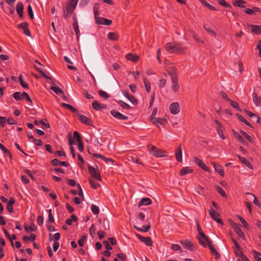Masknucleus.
I'll return each mask as SVG.
<instances>
[{
    "instance_id": "aec40b11",
    "label": "nucleus",
    "mask_w": 261,
    "mask_h": 261,
    "mask_svg": "<svg viewBox=\"0 0 261 261\" xmlns=\"http://www.w3.org/2000/svg\"><path fill=\"white\" fill-rule=\"evenodd\" d=\"M152 122L159 127V125H164L166 123V120L164 118H155L151 120Z\"/></svg>"
},
{
    "instance_id": "ddd939ff",
    "label": "nucleus",
    "mask_w": 261,
    "mask_h": 261,
    "mask_svg": "<svg viewBox=\"0 0 261 261\" xmlns=\"http://www.w3.org/2000/svg\"><path fill=\"white\" fill-rule=\"evenodd\" d=\"M171 113L175 115L178 114L180 111V107L178 102H173L169 107Z\"/></svg>"
},
{
    "instance_id": "393cba45",
    "label": "nucleus",
    "mask_w": 261,
    "mask_h": 261,
    "mask_svg": "<svg viewBox=\"0 0 261 261\" xmlns=\"http://www.w3.org/2000/svg\"><path fill=\"white\" fill-rule=\"evenodd\" d=\"M237 156L238 157L240 161L241 162V163L242 164H243L244 165H245L246 166H247L248 168H249L250 169L252 168V166L251 165L250 163L247 160H246L245 158L242 157L240 155H237Z\"/></svg>"
},
{
    "instance_id": "0eeeda50",
    "label": "nucleus",
    "mask_w": 261,
    "mask_h": 261,
    "mask_svg": "<svg viewBox=\"0 0 261 261\" xmlns=\"http://www.w3.org/2000/svg\"><path fill=\"white\" fill-rule=\"evenodd\" d=\"M208 213L211 217V218L215 221H216L217 222L221 224H223V222L222 220H221L219 218L220 215L219 214L216 212L213 208H211L209 211Z\"/></svg>"
},
{
    "instance_id": "0e129e2a",
    "label": "nucleus",
    "mask_w": 261,
    "mask_h": 261,
    "mask_svg": "<svg viewBox=\"0 0 261 261\" xmlns=\"http://www.w3.org/2000/svg\"><path fill=\"white\" fill-rule=\"evenodd\" d=\"M192 36L194 38L195 40L197 42H201L202 43H203V41L200 40L197 36V35L194 32H192L191 33Z\"/></svg>"
},
{
    "instance_id": "3c124183",
    "label": "nucleus",
    "mask_w": 261,
    "mask_h": 261,
    "mask_svg": "<svg viewBox=\"0 0 261 261\" xmlns=\"http://www.w3.org/2000/svg\"><path fill=\"white\" fill-rule=\"evenodd\" d=\"M217 192L223 197H226V194L223 189L220 187V186H216Z\"/></svg>"
},
{
    "instance_id": "5701e85b",
    "label": "nucleus",
    "mask_w": 261,
    "mask_h": 261,
    "mask_svg": "<svg viewBox=\"0 0 261 261\" xmlns=\"http://www.w3.org/2000/svg\"><path fill=\"white\" fill-rule=\"evenodd\" d=\"M126 58L129 60V61H131L133 62H137L138 59H139V57L138 56L136 55V54H132V53H129V54H127L126 55Z\"/></svg>"
},
{
    "instance_id": "bf43d9fd",
    "label": "nucleus",
    "mask_w": 261,
    "mask_h": 261,
    "mask_svg": "<svg viewBox=\"0 0 261 261\" xmlns=\"http://www.w3.org/2000/svg\"><path fill=\"white\" fill-rule=\"evenodd\" d=\"M217 133H218L219 137L221 139H222L223 140H224L225 139V137L223 133V130L222 129V127L217 128Z\"/></svg>"
},
{
    "instance_id": "2f4dec72",
    "label": "nucleus",
    "mask_w": 261,
    "mask_h": 261,
    "mask_svg": "<svg viewBox=\"0 0 261 261\" xmlns=\"http://www.w3.org/2000/svg\"><path fill=\"white\" fill-rule=\"evenodd\" d=\"M246 3V2L243 0H237L235 2L233 3L232 5L234 6L239 7L243 8L245 7V6L243 4H244Z\"/></svg>"
},
{
    "instance_id": "9b49d317",
    "label": "nucleus",
    "mask_w": 261,
    "mask_h": 261,
    "mask_svg": "<svg viewBox=\"0 0 261 261\" xmlns=\"http://www.w3.org/2000/svg\"><path fill=\"white\" fill-rule=\"evenodd\" d=\"M136 236L141 242L144 243L147 246H151L152 245V241L150 237H144L138 234H137Z\"/></svg>"
},
{
    "instance_id": "79ce46f5",
    "label": "nucleus",
    "mask_w": 261,
    "mask_h": 261,
    "mask_svg": "<svg viewBox=\"0 0 261 261\" xmlns=\"http://www.w3.org/2000/svg\"><path fill=\"white\" fill-rule=\"evenodd\" d=\"M50 89L56 94H63V91L59 87L51 86Z\"/></svg>"
},
{
    "instance_id": "4468645a",
    "label": "nucleus",
    "mask_w": 261,
    "mask_h": 261,
    "mask_svg": "<svg viewBox=\"0 0 261 261\" xmlns=\"http://www.w3.org/2000/svg\"><path fill=\"white\" fill-rule=\"evenodd\" d=\"M78 117L79 120L84 124H86L87 125L91 126L93 125L92 121L89 118L86 117V116L82 114H79L78 115Z\"/></svg>"
},
{
    "instance_id": "7c9ffc66",
    "label": "nucleus",
    "mask_w": 261,
    "mask_h": 261,
    "mask_svg": "<svg viewBox=\"0 0 261 261\" xmlns=\"http://www.w3.org/2000/svg\"><path fill=\"white\" fill-rule=\"evenodd\" d=\"M143 82L146 92L149 93L150 92L151 84L146 78H144Z\"/></svg>"
},
{
    "instance_id": "6e6552de",
    "label": "nucleus",
    "mask_w": 261,
    "mask_h": 261,
    "mask_svg": "<svg viewBox=\"0 0 261 261\" xmlns=\"http://www.w3.org/2000/svg\"><path fill=\"white\" fill-rule=\"evenodd\" d=\"M180 243L184 248L189 250L194 251L195 249L194 244L189 240H181L180 241Z\"/></svg>"
},
{
    "instance_id": "4d7b16f0",
    "label": "nucleus",
    "mask_w": 261,
    "mask_h": 261,
    "mask_svg": "<svg viewBox=\"0 0 261 261\" xmlns=\"http://www.w3.org/2000/svg\"><path fill=\"white\" fill-rule=\"evenodd\" d=\"M87 237L85 236H83L78 241V244L80 246L83 247L84 245V243L86 240Z\"/></svg>"
},
{
    "instance_id": "a19ab883",
    "label": "nucleus",
    "mask_w": 261,
    "mask_h": 261,
    "mask_svg": "<svg viewBox=\"0 0 261 261\" xmlns=\"http://www.w3.org/2000/svg\"><path fill=\"white\" fill-rule=\"evenodd\" d=\"M171 249L174 251H179L180 253L182 252L180 246L177 244H173L171 245Z\"/></svg>"
},
{
    "instance_id": "f704fd0d",
    "label": "nucleus",
    "mask_w": 261,
    "mask_h": 261,
    "mask_svg": "<svg viewBox=\"0 0 261 261\" xmlns=\"http://www.w3.org/2000/svg\"><path fill=\"white\" fill-rule=\"evenodd\" d=\"M108 38L110 40L116 41L118 38V35L116 33H109L108 35Z\"/></svg>"
},
{
    "instance_id": "2eb2a0df",
    "label": "nucleus",
    "mask_w": 261,
    "mask_h": 261,
    "mask_svg": "<svg viewBox=\"0 0 261 261\" xmlns=\"http://www.w3.org/2000/svg\"><path fill=\"white\" fill-rule=\"evenodd\" d=\"M111 114L112 115L116 118V119H118L119 120H127L128 117L126 116L120 112L116 111V110H112L111 111Z\"/></svg>"
},
{
    "instance_id": "9d476101",
    "label": "nucleus",
    "mask_w": 261,
    "mask_h": 261,
    "mask_svg": "<svg viewBox=\"0 0 261 261\" xmlns=\"http://www.w3.org/2000/svg\"><path fill=\"white\" fill-rule=\"evenodd\" d=\"M194 162L198 165L202 170L206 172H210V168L208 167L204 162L197 157L193 158Z\"/></svg>"
},
{
    "instance_id": "603ef678",
    "label": "nucleus",
    "mask_w": 261,
    "mask_h": 261,
    "mask_svg": "<svg viewBox=\"0 0 261 261\" xmlns=\"http://www.w3.org/2000/svg\"><path fill=\"white\" fill-rule=\"evenodd\" d=\"M247 194L249 195V196H250L251 197H253L254 198L253 203L255 205H257L259 207H261V204H260L259 200H258L257 198L254 195L250 194V193H248Z\"/></svg>"
},
{
    "instance_id": "a878e982",
    "label": "nucleus",
    "mask_w": 261,
    "mask_h": 261,
    "mask_svg": "<svg viewBox=\"0 0 261 261\" xmlns=\"http://www.w3.org/2000/svg\"><path fill=\"white\" fill-rule=\"evenodd\" d=\"M16 11L18 15L22 17L23 12V6L22 3H18L16 5Z\"/></svg>"
},
{
    "instance_id": "f257e3e1",
    "label": "nucleus",
    "mask_w": 261,
    "mask_h": 261,
    "mask_svg": "<svg viewBox=\"0 0 261 261\" xmlns=\"http://www.w3.org/2000/svg\"><path fill=\"white\" fill-rule=\"evenodd\" d=\"M165 49L171 54H184L186 47H183L181 43L168 42L165 45Z\"/></svg>"
},
{
    "instance_id": "49530a36",
    "label": "nucleus",
    "mask_w": 261,
    "mask_h": 261,
    "mask_svg": "<svg viewBox=\"0 0 261 261\" xmlns=\"http://www.w3.org/2000/svg\"><path fill=\"white\" fill-rule=\"evenodd\" d=\"M237 261H250L249 259L243 253L242 251H240L239 258Z\"/></svg>"
},
{
    "instance_id": "c85d7f7f",
    "label": "nucleus",
    "mask_w": 261,
    "mask_h": 261,
    "mask_svg": "<svg viewBox=\"0 0 261 261\" xmlns=\"http://www.w3.org/2000/svg\"><path fill=\"white\" fill-rule=\"evenodd\" d=\"M0 149L10 159H12L13 156L10 151L0 143Z\"/></svg>"
},
{
    "instance_id": "a211bd4d",
    "label": "nucleus",
    "mask_w": 261,
    "mask_h": 261,
    "mask_svg": "<svg viewBox=\"0 0 261 261\" xmlns=\"http://www.w3.org/2000/svg\"><path fill=\"white\" fill-rule=\"evenodd\" d=\"M123 94L126 97L133 105H136L138 103L137 99L132 95H130L126 91H123Z\"/></svg>"
},
{
    "instance_id": "c03bdc74",
    "label": "nucleus",
    "mask_w": 261,
    "mask_h": 261,
    "mask_svg": "<svg viewBox=\"0 0 261 261\" xmlns=\"http://www.w3.org/2000/svg\"><path fill=\"white\" fill-rule=\"evenodd\" d=\"M3 231L5 233L6 237H7V238L8 239H9L10 240L11 245L13 247H14V243H13V241H12V239L11 238L10 234H9V233L8 232L7 230L5 228H3Z\"/></svg>"
},
{
    "instance_id": "412c9836",
    "label": "nucleus",
    "mask_w": 261,
    "mask_h": 261,
    "mask_svg": "<svg viewBox=\"0 0 261 261\" xmlns=\"http://www.w3.org/2000/svg\"><path fill=\"white\" fill-rule=\"evenodd\" d=\"M92 107L95 110L99 111L100 109H106L107 106L106 105H101L97 101H94L92 103Z\"/></svg>"
},
{
    "instance_id": "bb28decb",
    "label": "nucleus",
    "mask_w": 261,
    "mask_h": 261,
    "mask_svg": "<svg viewBox=\"0 0 261 261\" xmlns=\"http://www.w3.org/2000/svg\"><path fill=\"white\" fill-rule=\"evenodd\" d=\"M253 101L256 106H258L261 103V97H258L256 93L252 94Z\"/></svg>"
},
{
    "instance_id": "cd10ccee",
    "label": "nucleus",
    "mask_w": 261,
    "mask_h": 261,
    "mask_svg": "<svg viewBox=\"0 0 261 261\" xmlns=\"http://www.w3.org/2000/svg\"><path fill=\"white\" fill-rule=\"evenodd\" d=\"M212 164L214 166V167L215 168V171L219 173L221 176H224V172L223 170L221 168V167L220 165H217L215 163H212Z\"/></svg>"
},
{
    "instance_id": "c756f323",
    "label": "nucleus",
    "mask_w": 261,
    "mask_h": 261,
    "mask_svg": "<svg viewBox=\"0 0 261 261\" xmlns=\"http://www.w3.org/2000/svg\"><path fill=\"white\" fill-rule=\"evenodd\" d=\"M202 5L207 7L210 10L213 11H217V9L212 5L208 4L205 0H199Z\"/></svg>"
},
{
    "instance_id": "f8f14e48",
    "label": "nucleus",
    "mask_w": 261,
    "mask_h": 261,
    "mask_svg": "<svg viewBox=\"0 0 261 261\" xmlns=\"http://www.w3.org/2000/svg\"><path fill=\"white\" fill-rule=\"evenodd\" d=\"M247 27L254 34H261V25L247 24Z\"/></svg>"
},
{
    "instance_id": "58836bf2",
    "label": "nucleus",
    "mask_w": 261,
    "mask_h": 261,
    "mask_svg": "<svg viewBox=\"0 0 261 261\" xmlns=\"http://www.w3.org/2000/svg\"><path fill=\"white\" fill-rule=\"evenodd\" d=\"M236 233L241 238H244L245 234L243 231L241 230L240 227L239 226L238 227L235 228L234 229Z\"/></svg>"
},
{
    "instance_id": "e433bc0d",
    "label": "nucleus",
    "mask_w": 261,
    "mask_h": 261,
    "mask_svg": "<svg viewBox=\"0 0 261 261\" xmlns=\"http://www.w3.org/2000/svg\"><path fill=\"white\" fill-rule=\"evenodd\" d=\"M199 236H197V239L198 238L204 239L205 241L207 242V243H208L209 242L211 241L209 239L208 237L206 236V235L203 232V231H201L198 232Z\"/></svg>"
},
{
    "instance_id": "7ed1b4c3",
    "label": "nucleus",
    "mask_w": 261,
    "mask_h": 261,
    "mask_svg": "<svg viewBox=\"0 0 261 261\" xmlns=\"http://www.w3.org/2000/svg\"><path fill=\"white\" fill-rule=\"evenodd\" d=\"M147 149L151 154L156 158H162L167 156V152L166 151L161 149L158 148L151 144L148 145Z\"/></svg>"
},
{
    "instance_id": "c9c22d12",
    "label": "nucleus",
    "mask_w": 261,
    "mask_h": 261,
    "mask_svg": "<svg viewBox=\"0 0 261 261\" xmlns=\"http://www.w3.org/2000/svg\"><path fill=\"white\" fill-rule=\"evenodd\" d=\"M237 117H238V119L240 121L244 123L245 124H246L248 126L252 127L251 124L248 121H247L243 116H242L241 115H240V114H238Z\"/></svg>"
},
{
    "instance_id": "864d4df0",
    "label": "nucleus",
    "mask_w": 261,
    "mask_h": 261,
    "mask_svg": "<svg viewBox=\"0 0 261 261\" xmlns=\"http://www.w3.org/2000/svg\"><path fill=\"white\" fill-rule=\"evenodd\" d=\"M89 181L91 187L93 189H96L100 186V185L98 183H96L91 179H90Z\"/></svg>"
},
{
    "instance_id": "72a5a7b5",
    "label": "nucleus",
    "mask_w": 261,
    "mask_h": 261,
    "mask_svg": "<svg viewBox=\"0 0 261 261\" xmlns=\"http://www.w3.org/2000/svg\"><path fill=\"white\" fill-rule=\"evenodd\" d=\"M18 80H19V81L20 82V84L21 86L23 88H27V89L29 88L28 84L27 83L25 82L23 80V79H22V75L21 74H19V77H18Z\"/></svg>"
},
{
    "instance_id": "6e6d98bb",
    "label": "nucleus",
    "mask_w": 261,
    "mask_h": 261,
    "mask_svg": "<svg viewBox=\"0 0 261 261\" xmlns=\"http://www.w3.org/2000/svg\"><path fill=\"white\" fill-rule=\"evenodd\" d=\"M118 102L119 104V105L124 109L128 110L130 108L129 106L127 103L123 102L122 100H119Z\"/></svg>"
},
{
    "instance_id": "774afa93",
    "label": "nucleus",
    "mask_w": 261,
    "mask_h": 261,
    "mask_svg": "<svg viewBox=\"0 0 261 261\" xmlns=\"http://www.w3.org/2000/svg\"><path fill=\"white\" fill-rule=\"evenodd\" d=\"M166 84V80L165 79H161L159 82L158 85L161 88H163L165 86Z\"/></svg>"
},
{
    "instance_id": "1a4fd4ad",
    "label": "nucleus",
    "mask_w": 261,
    "mask_h": 261,
    "mask_svg": "<svg viewBox=\"0 0 261 261\" xmlns=\"http://www.w3.org/2000/svg\"><path fill=\"white\" fill-rule=\"evenodd\" d=\"M171 79V89L174 92H177L179 89L178 77H172Z\"/></svg>"
},
{
    "instance_id": "69168bd1",
    "label": "nucleus",
    "mask_w": 261,
    "mask_h": 261,
    "mask_svg": "<svg viewBox=\"0 0 261 261\" xmlns=\"http://www.w3.org/2000/svg\"><path fill=\"white\" fill-rule=\"evenodd\" d=\"M73 137L76 139L78 142H82L81 137L80 136V134L77 132H74L73 133Z\"/></svg>"
},
{
    "instance_id": "5fc2aeb1",
    "label": "nucleus",
    "mask_w": 261,
    "mask_h": 261,
    "mask_svg": "<svg viewBox=\"0 0 261 261\" xmlns=\"http://www.w3.org/2000/svg\"><path fill=\"white\" fill-rule=\"evenodd\" d=\"M219 4L226 8H231V5L227 3L225 0H218Z\"/></svg>"
},
{
    "instance_id": "b1692460",
    "label": "nucleus",
    "mask_w": 261,
    "mask_h": 261,
    "mask_svg": "<svg viewBox=\"0 0 261 261\" xmlns=\"http://www.w3.org/2000/svg\"><path fill=\"white\" fill-rule=\"evenodd\" d=\"M151 203V200L149 198H143L138 203V207H140L142 205H147Z\"/></svg>"
},
{
    "instance_id": "20e7f679",
    "label": "nucleus",
    "mask_w": 261,
    "mask_h": 261,
    "mask_svg": "<svg viewBox=\"0 0 261 261\" xmlns=\"http://www.w3.org/2000/svg\"><path fill=\"white\" fill-rule=\"evenodd\" d=\"M165 69L171 78L178 77L177 75V69L173 63L166 62L165 63Z\"/></svg>"
},
{
    "instance_id": "4c0bfd02",
    "label": "nucleus",
    "mask_w": 261,
    "mask_h": 261,
    "mask_svg": "<svg viewBox=\"0 0 261 261\" xmlns=\"http://www.w3.org/2000/svg\"><path fill=\"white\" fill-rule=\"evenodd\" d=\"M24 227L27 231H29V230L32 231H34L36 230V227L33 222L31 224V226H28V225H24Z\"/></svg>"
},
{
    "instance_id": "dca6fc26",
    "label": "nucleus",
    "mask_w": 261,
    "mask_h": 261,
    "mask_svg": "<svg viewBox=\"0 0 261 261\" xmlns=\"http://www.w3.org/2000/svg\"><path fill=\"white\" fill-rule=\"evenodd\" d=\"M212 242H209L208 243H207L208 246L211 251V253L213 255H214L215 256L216 259H218L220 257V253L217 250V249L212 245Z\"/></svg>"
},
{
    "instance_id": "de8ad7c7",
    "label": "nucleus",
    "mask_w": 261,
    "mask_h": 261,
    "mask_svg": "<svg viewBox=\"0 0 261 261\" xmlns=\"http://www.w3.org/2000/svg\"><path fill=\"white\" fill-rule=\"evenodd\" d=\"M96 227L94 224H92L89 229V233L92 237H94L96 232Z\"/></svg>"
},
{
    "instance_id": "f03ea898",
    "label": "nucleus",
    "mask_w": 261,
    "mask_h": 261,
    "mask_svg": "<svg viewBox=\"0 0 261 261\" xmlns=\"http://www.w3.org/2000/svg\"><path fill=\"white\" fill-rule=\"evenodd\" d=\"M79 0H71L66 4L65 8L63 9V16L66 19L70 17L76 8Z\"/></svg>"
},
{
    "instance_id": "6ab92c4d",
    "label": "nucleus",
    "mask_w": 261,
    "mask_h": 261,
    "mask_svg": "<svg viewBox=\"0 0 261 261\" xmlns=\"http://www.w3.org/2000/svg\"><path fill=\"white\" fill-rule=\"evenodd\" d=\"M45 121H47L46 119H42L41 120H35L34 124L36 125H42L43 127V129L44 128H48L50 127V124L48 123H46Z\"/></svg>"
},
{
    "instance_id": "37998d69",
    "label": "nucleus",
    "mask_w": 261,
    "mask_h": 261,
    "mask_svg": "<svg viewBox=\"0 0 261 261\" xmlns=\"http://www.w3.org/2000/svg\"><path fill=\"white\" fill-rule=\"evenodd\" d=\"M73 28H74V31H75V33H76V36L78 37L79 35L80 34V30H79V26H78L77 20H76L75 18V21H74V22L73 24Z\"/></svg>"
},
{
    "instance_id": "473e14b6",
    "label": "nucleus",
    "mask_w": 261,
    "mask_h": 261,
    "mask_svg": "<svg viewBox=\"0 0 261 261\" xmlns=\"http://www.w3.org/2000/svg\"><path fill=\"white\" fill-rule=\"evenodd\" d=\"M61 106L63 107L70 110L72 112H77V110L75 108H74V107H73L70 105H69V104H67L66 103H62Z\"/></svg>"
},
{
    "instance_id": "423d86ee",
    "label": "nucleus",
    "mask_w": 261,
    "mask_h": 261,
    "mask_svg": "<svg viewBox=\"0 0 261 261\" xmlns=\"http://www.w3.org/2000/svg\"><path fill=\"white\" fill-rule=\"evenodd\" d=\"M13 97L16 100H20L23 98H25L27 101L32 102V100L31 99L29 95L25 92H23L22 93H20L19 92H16L13 94Z\"/></svg>"
},
{
    "instance_id": "e2e57ef3",
    "label": "nucleus",
    "mask_w": 261,
    "mask_h": 261,
    "mask_svg": "<svg viewBox=\"0 0 261 261\" xmlns=\"http://www.w3.org/2000/svg\"><path fill=\"white\" fill-rule=\"evenodd\" d=\"M234 136L241 143L244 144L246 142L245 140L243 138V137L240 136L238 133H236Z\"/></svg>"
},
{
    "instance_id": "4be33fe9",
    "label": "nucleus",
    "mask_w": 261,
    "mask_h": 261,
    "mask_svg": "<svg viewBox=\"0 0 261 261\" xmlns=\"http://www.w3.org/2000/svg\"><path fill=\"white\" fill-rule=\"evenodd\" d=\"M193 170L190 167H185L182 168L179 172V175L180 176H184L186 174L192 173Z\"/></svg>"
},
{
    "instance_id": "39448f33",
    "label": "nucleus",
    "mask_w": 261,
    "mask_h": 261,
    "mask_svg": "<svg viewBox=\"0 0 261 261\" xmlns=\"http://www.w3.org/2000/svg\"><path fill=\"white\" fill-rule=\"evenodd\" d=\"M88 170L89 174L93 178L99 181L101 180L100 172L97 168L95 169L92 166L89 165L88 167Z\"/></svg>"
},
{
    "instance_id": "a18cd8bd",
    "label": "nucleus",
    "mask_w": 261,
    "mask_h": 261,
    "mask_svg": "<svg viewBox=\"0 0 261 261\" xmlns=\"http://www.w3.org/2000/svg\"><path fill=\"white\" fill-rule=\"evenodd\" d=\"M237 217L238 218L240 222L242 223L243 226L247 229L248 228V224L245 221V220L240 215H237Z\"/></svg>"
},
{
    "instance_id": "f3484780",
    "label": "nucleus",
    "mask_w": 261,
    "mask_h": 261,
    "mask_svg": "<svg viewBox=\"0 0 261 261\" xmlns=\"http://www.w3.org/2000/svg\"><path fill=\"white\" fill-rule=\"evenodd\" d=\"M175 156L176 160L178 162H182V150L181 145H179V146L176 149L175 152Z\"/></svg>"
},
{
    "instance_id": "8fccbe9b",
    "label": "nucleus",
    "mask_w": 261,
    "mask_h": 261,
    "mask_svg": "<svg viewBox=\"0 0 261 261\" xmlns=\"http://www.w3.org/2000/svg\"><path fill=\"white\" fill-rule=\"evenodd\" d=\"M91 208L92 212H93V213L94 215H97L99 212V207L97 206H96V205H95L94 204H92L91 205Z\"/></svg>"
},
{
    "instance_id": "680f3d73",
    "label": "nucleus",
    "mask_w": 261,
    "mask_h": 261,
    "mask_svg": "<svg viewBox=\"0 0 261 261\" xmlns=\"http://www.w3.org/2000/svg\"><path fill=\"white\" fill-rule=\"evenodd\" d=\"M103 228L106 230H109L110 229L109 222L108 220L105 219L103 221Z\"/></svg>"
},
{
    "instance_id": "338daca9",
    "label": "nucleus",
    "mask_w": 261,
    "mask_h": 261,
    "mask_svg": "<svg viewBox=\"0 0 261 261\" xmlns=\"http://www.w3.org/2000/svg\"><path fill=\"white\" fill-rule=\"evenodd\" d=\"M229 102H230V105L233 108L237 109L238 110H240V107L237 102L233 101L231 100H230Z\"/></svg>"
},
{
    "instance_id": "052dcab7",
    "label": "nucleus",
    "mask_w": 261,
    "mask_h": 261,
    "mask_svg": "<svg viewBox=\"0 0 261 261\" xmlns=\"http://www.w3.org/2000/svg\"><path fill=\"white\" fill-rule=\"evenodd\" d=\"M28 15H29L31 19H33L34 18L33 12L32 8L31 5H29L28 7Z\"/></svg>"
},
{
    "instance_id": "09e8293b",
    "label": "nucleus",
    "mask_w": 261,
    "mask_h": 261,
    "mask_svg": "<svg viewBox=\"0 0 261 261\" xmlns=\"http://www.w3.org/2000/svg\"><path fill=\"white\" fill-rule=\"evenodd\" d=\"M98 93L100 96L105 99H108L110 96L107 92L101 90H100Z\"/></svg>"
},
{
    "instance_id": "13d9d810",
    "label": "nucleus",
    "mask_w": 261,
    "mask_h": 261,
    "mask_svg": "<svg viewBox=\"0 0 261 261\" xmlns=\"http://www.w3.org/2000/svg\"><path fill=\"white\" fill-rule=\"evenodd\" d=\"M240 133L249 142H251L252 141L251 137L249 136L248 134H247L246 132L242 130H241Z\"/></svg>"
},
{
    "instance_id": "ea45409f",
    "label": "nucleus",
    "mask_w": 261,
    "mask_h": 261,
    "mask_svg": "<svg viewBox=\"0 0 261 261\" xmlns=\"http://www.w3.org/2000/svg\"><path fill=\"white\" fill-rule=\"evenodd\" d=\"M204 29L211 35L215 36L216 34L215 31L212 30L210 27L207 24H204L203 26Z\"/></svg>"
}]
</instances>
